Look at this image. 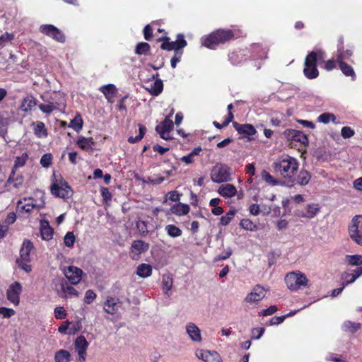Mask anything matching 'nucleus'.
<instances>
[{
  "mask_svg": "<svg viewBox=\"0 0 362 362\" xmlns=\"http://www.w3.org/2000/svg\"><path fill=\"white\" fill-rule=\"evenodd\" d=\"M242 32L239 29H217L202 37V45L209 49H215L220 45L232 40L240 37Z\"/></svg>",
  "mask_w": 362,
  "mask_h": 362,
  "instance_id": "f257e3e1",
  "label": "nucleus"
},
{
  "mask_svg": "<svg viewBox=\"0 0 362 362\" xmlns=\"http://www.w3.org/2000/svg\"><path fill=\"white\" fill-rule=\"evenodd\" d=\"M272 167L275 173L280 174L288 180V182L291 185H294V176L299 167V163L297 159L288 155H286L274 161Z\"/></svg>",
  "mask_w": 362,
  "mask_h": 362,
  "instance_id": "f03ea898",
  "label": "nucleus"
},
{
  "mask_svg": "<svg viewBox=\"0 0 362 362\" xmlns=\"http://www.w3.org/2000/svg\"><path fill=\"white\" fill-rule=\"evenodd\" d=\"M50 192L55 197L69 199L73 196V189L61 175L53 174Z\"/></svg>",
  "mask_w": 362,
  "mask_h": 362,
  "instance_id": "7ed1b4c3",
  "label": "nucleus"
},
{
  "mask_svg": "<svg viewBox=\"0 0 362 362\" xmlns=\"http://www.w3.org/2000/svg\"><path fill=\"white\" fill-rule=\"evenodd\" d=\"M34 250V245L30 240H25L23 242L20 250V257L16 259L19 268L27 273L31 272V266L28 263L31 261L30 252Z\"/></svg>",
  "mask_w": 362,
  "mask_h": 362,
  "instance_id": "20e7f679",
  "label": "nucleus"
},
{
  "mask_svg": "<svg viewBox=\"0 0 362 362\" xmlns=\"http://www.w3.org/2000/svg\"><path fill=\"white\" fill-rule=\"evenodd\" d=\"M350 238L356 244L362 246V215L354 216L348 226Z\"/></svg>",
  "mask_w": 362,
  "mask_h": 362,
  "instance_id": "39448f33",
  "label": "nucleus"
},
{
  "mask_svg": "<svg viewBox=\"0 0 362 362\" xmlns=\"http://www.w3.org/2000/svg\"><path fill=\"white\" fill-rule=\"evenodd\" d=\"M285 282L287 287L292 291H296L302 286H306L308 279L305 275L300 272H291L286 275Z\"/></svg>",
  "mask_w": 362,
  "mask_h": 362,
  "instance_id": "423d86ee",
  "label": "nucleus"
},
{
  "mask_svg": "<svg viewBox=\"0 0 362 362\" xmlns=\"http://www.w3.org/2000/svg\"><path fill=\"white\" fill-rule=\"evenodd\" d=\"M211 179L216 183L230 180V168L226 164L216 163L211 170Z\"/></svg>",
  "mask_w": 362,
  "mask_h": 362,
  "instance_id": "0eeeda50",
  "label": "nucleus"
},
{
  "mask_svg": "<svg viewBox=\"0 0 362 362\" xmlns=\"http://www.w3.org/2000/svg\"><path fill=\"white\" fill-rule=\"evenodd\" d=\"M39 30L41 33L52 38L58 42L64 43L66 41V36L64 33L52 24L41 25Z\"/></svg>",
  "mask_w": 362,
  "mask_h": 362,
  "instance_id": "6e6552de",
  "label": "nucleus"
},
{
  "mask_svg": "<svg viewBox=\"0 0 362 362\" xmlns=\"http://www.w3.org/2000/svg\"><path fill=\"white\" fill-rule=\"evenodd\" d=\"M148 249V243L141 240H136L132 243L129 255L132 259L138 260L141 255L146 252Z\"/></svg>",
  "mask_w": 362,
  "mask_h": 362,
  "instance_id": "1a4fd4ad",
  "label": "nucleus"
},
{
  "mask_svg": "<svg viewBox=\"0 0 362 362\" xmlns=\"http://www.w3.org/2000/svg\"><path fill=\"white\" fill-rule=\"evenodd\" d=\"M22 292V286L18 282L12 283L6 291L7 299L13 303L15 305H19L20 294Z\"/></svg>",
  "mask_w": 362,
  "mask_h": 362,
  "instance_id": "9d476101",
  "label": "nucleus"
},
{
  "mask_svg": "<svg viewBox=\"0 0 362 362\" xmlns=\"http://www.w3.org/2000/svg\"><path fill=\"white\" fill-rule=\"evenodd\" d=\"M170 37L168 36H163L159 37L158 42H162L160 48L163 50L172 51L174 50L175 52L176 49L178 47V43L180 41H186L182 34H178L177 35L176 41H170Z\"/></svg>",
  "mask_w": 362,
  "mask_h": 362,
  "instance_id": "9b49d317",
  "label": "nucleus"
},
{
  "mask_svg": "<svg viewBox=\"0 0 362 362\" xmlns=\"http://www.w3.org/2000/svg\"><path fill=\"white\" fill-rule=\"evenodd\" d=\"M283 134L288 140L295 141L304 145L308 144L307 136L301 131L287 129L284 132Z\"/></svg>",
  "mask_w": 362,
  "mask_h": 362,
  "instance_id": "f8f14e48",
  "label": "nucleus"
},
{
  "mask_svg": "<svg viewBox=\"0 0 362 362\" xmlns=\"http://www.w3.org/2000/svg\"><path fill=\"white\" fill-rule=\"evenodd\" d=\"M83 273L82 269L74 266H69L64 271L66 278L73 285H76L80 282Z\"/></svg>",
  "mask_w": 362,
  "mask_h": 362,
  "instance_id": "ddd939ff",
  "label": "nucleus"
},
{
  "mask_svg": "<svg viewBox=\"0 0 362 362\" xmlns=\"http://www.w3.org/2000/svg\"><path fill=\"white\" fill-rule=\"evenodd\" d=\"M233 126L239 134L242 135L243 137H247L249 140L252 139L250 136L257 133L254 126L250 124H240L237 122H233Z\"/></svg>",
  "mask_w": 362,
  "mask_h": 362,
  "instance_id": "4468645a",
  "label": "nucleus"
},
{
  "mask_svg": "<svg viewBox=\"0 0 362 362\" xmlns=\"http://www.w3.org/2000/svg\"><path fill=\"white\" fill-rule=\"evenodd\" d=\"M325 54V52L322 49L309 52L305 59L304 66H317V61H324Z\"/></svg>",
  "mask_w": 362,
  "mask_h": 362,
  "instance_id": "2eb2a0df",
  "label": "nucleus"
},
{
  "mask_svg": "<svg viewBox=\"0 0 362 362\" xmlns=\"http://www.w3.org/2000/svg\"><path fill=\"white\" fill-rule=\"evenodd\" d=\"M266 291L264 288L259 285H256L252 291L247 294L245 300L246 302H257L264 298Z\"/></svg>",
  "mask_w": 362,
  "mask_h": 362,
  "instance_id": "dca6fc26",
  "label": "nucleus"
},
{
  "mask_svg": "<svg viewBox=\"0 0 362 362\" xmlns=\"http://www.w3.org/2000/svg\"><path fill=\"white\" fill-rule=\"evenodd\" d=\"M28 159V154L23 153L21 156H17L14 161V165L12 168L11 172L7 180L8 182H11L13 180L14 175H16V171L18 168L23 167Z\"/></svg>",
  "mask_w": 362,
  "mask_h": 362,
  "instance_id": "f3484780",
  "label": "nucleus"
},
{
  "mask_svg": "<svg viewBox=\"0 0 362 362\" xmlns=\"http://www.w3.org/2000/svg\"><path fill=\"white\" fill-rule=\"evenodd\" d=\"M119 303H121L119 298L108 296L104 303L105 312L110 315H115L118 310Z\"/></svg>",
  "mask_w": 362,
  "mask_h": 362,
  "instance_id": "a211bd4d",
  "label": "nucleus"
},
{
  "mask_svg": "<svg viewBox=\"0 0 362 362\" xmlns=\"http://www.w3.org/2000/svg\"><path fill=\"white\" fill-rule=\"evenodd\" d=\"M24 201L26 202L24 205H23V202L21 200H18L17 202V207L21 211L30 213L33 209L42 208V206H37V204H35L34 199L32 197L24 198Z\"/></svg>",
  "mask_w": 362,
  "mask_h": 362,
  "instance_id": "6ab92c4d",
  "label": "nucleus"
},
{
  "mask_svg": "<svg viewBox=\"0 0 362 362\" xmlns=\"http://www.w3.org/2000/svg\"><path fill=\"white\" fill-rule=\"evenodd\" d=\"M76 145L82 150L86 151H93L95 141L92 137L80 136L76 142Z\"/></svg>",
  "mask_w": 362,
  "mask_h": 362,
  "instance_id": "aec40b11",
  "label": "nucleus"
},
{
  "mask_svg": "<svg viewBox=\"0 0 362 362\" xmlns=\"http://www.w3.org/2000/svg\"><path fill=\"white\" fill-rule=\"evenodd\" d=\"M34 134L37 138H46L48 136L47 129L44 122L41 121L33 122L31 124Z\"/></svg>",
  "mask_w": 362,
  "mask_h": 362,
  "instance_id": "412c9836",
  "label": "nucleus"
},
{
  "mask_svg": "<svg viewBox=\"0 0 362 362\" xmlns=\"http://www.w3.org/2000/svg\"><path fill=\"white\" fill-rule=\"evenodd\" d=\"M159 74L156 73L153 76V78H156V80L151 84V88H148V91L151 95L153 96H157L160 95L163 90V83L161 79L158 78Z\"/></svg>",
  "mask_w": 362,
  "mask_h": 362,
  "instance_id": "4be33fe9",
  "label": "nucleus"
},
{
  "mask_svg": "<svg viewBox=\"0 0 362 362\" xmlns=\"http://www.w3.org/2000/svg\"><path fill=\"white\" fill-rule=\"evenodd\" d=\"M187 41H180L178 43V47L174 52V56L170 60L171 66L175 69L177 66V63L180 62L183 54L182 49L187 46Z\"/></svg>",
  "mask_w": 362,
  "mask_h": 362,
  "instance_id": "5701e85b",
  "label": "nucleus"
},
{
  "mask_svg": "<svg viewBox=\"0 0 362 362\" xmlns=\"http://www.w3.org/2000/svg\"><path fill=\"white\" fill-rule=\"evenodd\" d=\"M201 358L205 362H222L220 354L216 351H202Z\"/></svg>",
  "mask_w": 362,
  "mask_h": 362,
  "instance_id": "b1692460",
  "label": "nucleus"
},
{
  "mask_svg": "<svg viewBox=\"0 0 362 362\" xmlns=\"http://www.w3.org/2000/svg\"><path fill=\"white\" fill-rule=\"evenodd\" d=\"M187 332L191 339L194 341H201L202 337L200 329L194 323H189L186 327Z\"/></svg>",
  "mask_w": 362,
  "mask_h": 362,
  "instance_id": "393cba45",
  "label": "nucleus"
},
{
  "mask_svg": "<svg viewBox=\"0 0 362 362\" xmlns=\"http://www.w3.org/2000/svg\"><path fill=\"white\" fill-rule=\"evenodd\" d=\"M218 192L223 197H232L235 195L237 189L233 185L226 184L219 187Z\"/></svg>",
  "mask_w": 362,
  "mask_h": 362,
  "instance_id": "a878e982",
  "label": "nucleus"
},
{
  "mask_svg": "<svg viewBox=\"0 0 362 362\" xmlns=\"http://www.w3.org/2000/svg\"><path fill=\"white\" fill-rule=\"evenodd\" d=\"M310 179H311V175H310V173L307 170H301L299 172L297 177L295 178L294 185L298 184L301 186L306 185L308 184Z\"/></svg>",
  "mask_w": 362,
  "mask_h": 362,
  "instance_id": "bb28decb",
  "label": "nucleus"
},
{
  "mask_svg": "<svg viewBox=\"0 0 362 362\" xmlns=\"http://www.w3.org/2000/svg\"><path fill=\"white\" fill-rule=\"evenodd\" d=\"M136 274L141 278H147L152 274V267L149 264L142 263L137 267Z\"/></svg>",
  "mask_w": 362,
  "mask_h": 362,
  "instance_id": "cd10ccee",
  "label": "nucleus"
},
{
  "mask_svg": "<svg viewBox=\"0 0 362 362\" xmlns=\"http://www.w3.org/2000/svg\"><path fill=\"white\" fill-rule=\"evenodd\" d=\"M341 327L344 331L354 334L361 329V325L358 322H354L350 320H346L343 323Z\"/></svg>",
  "mask_w": 362,
  "mask_h": 362,
  "instance_id": "c85d7f7f",
  "label": "nucleus"
},
{
  "mask_svg": "<svg viewBox=\"0 0 362 362\" xmlns=\"http://www.w3.org/2000/svg\"><path fill=\"white\" fill-rule=\"evenodd\" d=\"M189 210L190 208L189 205L182 203H179L177 204L173 205L171 208L173 214H176L177 216L186 215L189 213Z\"/></svg>",
  "mask_w": 362,
  "mask_h": 362,
  "instance_id": "c756f323",
  "label": "nucleus"
},
{
  "mask_svg": "<svg viewBox=\"0 0 362 362\" xmlns=\"http://www.w3.org/2000/svg\"><path fill=\"white\" fill-rule=\"evenodd\" d=\"M353 55V52L351 49H344V48L337 49V62H345V60H349Z\"/></svg>",
  "mask_w": 362,
  "mask_h": 362,
  "instance_id": "7c9ffc66",
  "label": "nucleus"
},
{
  "mask_svg": "<svg viewBox=\"0 0 362 362\" xmlns=\"http://www.w3.org/2000/svg\"><path fill=\"white\" fill-rule=\"evenodd\" d=\"M40 233L42 239L45 240H49L52 238L54 234L53 228L49 225L48 222H46V225H41Z\"/></svg>",
  "mask_w": 362,
  "mask_h": 362,
  "instance_id": "2f4dec72",
  "label": "nucleus"
},
{
  "mask_svg": "<svg viewBox=\"0 0 362 362\" xmlns=\"http://www.w3.org/2000/svg\"><path fill=\"white\" fill-rule=\"evenodd\" d=\"M337 64H339L340 70L346 76H351L352 80H355L356 75L351 66L346 62H338Z\"/></svg>",
  "mask_w": 362,
  "mask_h": 362,
  "instance_id": "473e14b6",
  "label": "nucleus"
},
{
  "mask_svg": "<svg viewBox=\"0 0 362 362\" xmlns=\"http://www.w3.org/2000/svg\"><path fill=\"white\" fill-rule=\"evenodd\" d=\"M320 212V207L317 204H309L307 205V211L301 214L302 217L308 218H314Z\"/></svg>",
  "mask_w": 362,
  "mask_h": 362,
  "instance_id": "72a5a7b5",
  "label": "nucleus"
},
{
  "mask_svg": "<svg viewBox=\"0 0 362 362\" xmlns=\"http://www.w3.org/2000/svg\"><path fill=\"white\" fill-rule=\"evenodd\" d=\"M174 127L173 122L171 119L166 117L161 123V125H158L156 127V131H163L165 132L170 133Z\"/></svg>",
  "mask_w": 362,
  "mask_h": 362,
  "instance_id": "f704fd0d",
  "label": "nucleus"
},
{
  "mask_svg": "<svg viewBox=\"0 0 362 362\" xmlns=\"http://www.w3.org/2000/svg\"><path fill=\"white\" fill-rule=\"evenodd\" d=\"M71 359L70 353L64 349H60L55 353V362H69Z\"/></svg>",
  "mask_w": 362,
  "mask_h": 362,
  "instance_id": "c9c22d12",
  "label": "nucleus"
},
{
  "mask_svg": "<svg viewBox=\"0 0 362 362\" xmlns=\"http://www.w3.org/2000/svg\"><path fill=\"white\" fill-rule=\"evenodd\" d=\"M151 49L150 45L147 42H139L135 47L134 52L138 55H148Z\"/></svg>",
  "mask_w": 362,
  "mask_h": 362,
  "instance_id": "e433bc0d",
  "label": "nucleus"
},
{
  "mask_svg": "<svg viewBox=\"0 0 362 362\" xmlns=\"http://www.w3.org/2000/svg\"><path fill=\"white\" fill-rule=\"evenodd\" d=\"M165 230L167 234L171 238H177L182 235V230L173 224L165 226Z\"/></svg>",
  "mask_w": 362,
  "mask_h": 362,
  "instance_id": "4c0bfd02",
  "label": "nucleus"
},
{
  "mask_svg": "<svg viewBox=\"0 0 362 362\" xmlns=\"http://www.w3.org/2000/svg\"><path fill=\"white\" fill-rule=\"evenodd\" d=\"M57 94L54 93V96H50L48 99H45L42 97V100L45 103H48L49 105H52V103H57V110L59 109V107L62 106L63 107H65V100L63 97L60 96L58 99L57 98Z\"/></svg>",
  "mask_w": 362,
  "mask_h": 362,
  "instance_id": "58836bf2",
  "label": "nucleus"
},
{
  "mask_svg": "<svg viewBox=\"0 0 362 362\" xmlns=\"http://www.w3.org/2000/svg\"><path fill=\"white\" fill-rule=\"evenodd\" d=\"M83 121L81 115L77 113L73 119L71 120L69 127L73 128L75 131L79 132L82 129Z\"/></svg>",
  "mask_w": 362,
  "mask_h": 362,
  "instance_id": "ea45409f",
  "label": "nucleus"
},
{
  "mask_svg": "<svg viewBox=\"0 0 362 362\" xmlns=\"http://www.w3.org/2000/svg\"><path fill=\"white\" fill-rule=\"evenodd\" d=\"M138 127H139V135L135 137L129 136L127 139L129 143L135 144V143L139 142L144 138V136L146 132V130H147L146 127L141 124H139Z\"/></svg>",
  "mask_w": 362,
  "mask_h": 362,
  "instance_id": "a19ab883",
  "label": "nucleus"
},
{
  "mask_svg": "<svg viewBox=\"0 0 362 362\" xmlns=\"http://www.w3.org/2000/svg\"><path fill=\"white\" fill-rule=\"evenodd\" d=\"M303 74L308 79L316 78L319 76V71L317 66H305Z\"/></svg>",
  "mask_w": 362,
  "mask_h": 362,
  "instance_id": "79ce46f5",
  "label": "nucleus"
},
{
  "mask_svg": "<svg viewBox=\"0 0 362 362\" xmlns=\"http://www.w3.org/2000/svg\"><path fill=\"white\" fill-rule=\"evenodd\" d=\"M100 90L104 94L105 97L115 96L117 93V88L114 84L103 86Z\"/></svg>",
  "mask_w": 362,
  "mask_h": 362,
  "instance_id": "37998d69",
  "label": "nucleus"
},
{
  "mask_svg": "<svg viewBox=\"0 0 362 362\" xmlns=\"http://www.w3.org/2000/svg\"><path fill=\"white\" fill-rule=\"evenodd\" d=\"M240 226L247 230L255 231L257 226L249 218H243L240 221Z\"/></svg>",
  "mask_w": 362,
  "mask_h": 362,
  "instance_id": "c03bdc74",
  "label": "nucleus"
},
{
  "mask_svg": "<svg viewBox=\"0 0 362 362\" xmlns=\"http://www.w3.org/2000/svg\"><path fill=\"white\" fill-rule=\"evenodd\" d=\"M346 262L351 266H359L362 264V255H353L346 256Z\"/></svg>",
  "mask_w": 362,
  "mask_h": 362,
  "instance_id": "a18cd8bd",
  "label": "nucleus"
},
{
  "mask_svg": "<svg viewBox=\"0 0 362 362\" xmlns=\"http://www.w3.org/2000/svg\"><path fill=\"white\" fill-rule=\"evenodd\" d=\"M236 211L235 209L229 210L224 216L220 218V224L221 226H227L232 221L235 215Z\"/></svg>",
  "mask_w": 362,
  "mask_h": 362,
  "instance_id": "49530a36",
  "label": "nucleus"
},
{
  "mask_svg": "<svg viewBox=\"0 0 362 362\" xmlns=\"http://www.w3.org/2000/svg\"><path fill=\"white\" fill-rule=\"evenodd\" d=\"M261 174L262 180H264L267 184L272 186H276L279 185V181L272 176L270 173L267 170H263Z\"/></svg>",
  "mask_w": 362,
  "mask_h": 362,
  "instance_id": "de8ad7c7",
  "label": "nucleus"
},
{
  "mask_svg": "<svg viewBox=\"0 0 362 362\" xmlns=\"http://www.w3.org/2000/svg\"><path fill=\"white\" fill-rule=\"evenodd\" d=\"M335 115L329 112L322 113L317 117V122L323 124H328L330 121L335 122Z\"/></svg>",
  "mask_w": 362,
  "mask_h": 362,
  "instance_id": "09e8293b",
  "label": "nucleus"
},
{
  "mask_svg": "<svg viewBox=\"0 0 362 362\" xmlns=\"http://www.w3.org/2000/svg\"><path fill=\"white\" fill-rule=\"evenodd\" d=\"M75 346L76 350L87 349L88 343L84 336H79L75 341Z\"/></svg>",
  "mask_w": 362,
  "mask_h": 362,
  "instance_id": "8fccbe9b",
  "label": "nucleus"
},
{
  "mask_svg": "<svg viewBox=\"0 0 362 362\" xmlns=\"http://www.w3.org/2000/svg\"><path fill=\"white\" fill-rule=\"evenodd\" d=\"M341 279L344 281L342 286L346 287L347 285L354 283L356 281V277L353 273L343 272L341 274Z\"/></svg>",
  "mask_w": 362,
  "mask_h": 362,
  "instance_id": "3c124183",
  "label": "nucleus"
},
{
  "mask_svg": "<svg viewBox=\"0 0 362 362\" xmlns=\"http://www.w3.org/2000/svg\"><path fill=\"white\" fill-rule=\"evenodd\" d=\"M62 290L66 294V297H77L78 296V291L70 285L66 284L65 286L63 284Z\"/></svg>",
  "mask_w": 362,
  "mask_h": 362,
  "instance_id": "603ef678",
  "label": "nucleus"
},
{
  "mask_svg": "<svg viewBox=\"0 0 362 362\" xmlns=\"http://www.w3.org/2000/svg\"><path fill=\"white\" fill-rule=\"evenodd\" d=\"M57 103H52V105H49L48 103L46 104L41 103L38 105L39 109L45 114H50L54 110H57Z\"/></svg>",
  "mask_w": 362,
  "mask_h": 362,
  "instance_id": "864d4df0",
  "label": "nucleus"
},
{
  "mask_svg": "<svg viewBox=\"0 0 362 362\" xmlns=\"http://www.w3.org/2000/svg\"><path fill=\"white\" fill-rule=\"evenodd\" d=\"M234 118V115L233 113H230L229 115H228L224 121L223 122V123L220 124L219 122H218L217 121H214L213 122V125L216 127L217 129H222L226 126H228L233 119Z\"/></svg>",
  "mask_w": 362,
  "mask_h": 362,
  "instance_id": "5fc2aeb1",
  "label": "nucleus"
},
{
  "mask_svg": "<svg viewBox=\"0 0 362 362\" xmlns=\"http://www.w3.org/2000/svg\"><path fill=\"white\" fill-rule=\"evenodd\" d=\"M163 289L165 293H168L173 286V279L169 276H163L162 279Z\"/></svg>",
  "mask_w": 362,
  "mask_h": 362,
  "instance_id": "6e6d98bb",
  "label": "nucleus"
},
{
  "mask_svg": "<svg viewBox=\"0 0 362 362\" xmlns=\"http://www.w3.org/2000/svg\"><path fill=\"white\" fill-rule=\"evenodd\" d=\"M75 243V235L73 232H68L64 238V243L66 247H73Z\"/></svg>",
  "mask_w": 362,
  "mask_h": 362,
  "instance_id": "4d7b16f0",
  "label": "nucleus"
},
{
  "mask_svg": "<svg viewBox=\"0 0 362 362\" xmlns=\"http://www.w3.org/2000/svg\"><path fill=\"white\" fill-rule=\"evenodd\" d=\"M54 317L56 319L63 320L66 317L67 313L64 308L62 306H58L54 308Z\"/></svg>",
  "mask_w": 362,
  "mask_h": 362,
  "instance_id": "13d9d810",
  "label": "nucleus"
},
{
  "mask_svg": "<svg viewBox=\"0 0 362 362\" xmlns=\"http://www.w3.org/2000/svg\"><path fill=\"white\" fill-rule=\"evenodd\" d=\"M14 39L13 33H5L0 36V47H4L6 42H11Z\"/></svg>",
  "mask_w": 362,
  "mask_h": 362,
  "instance_id": "bf43d9fd",
  "label": "nucleus"
},
{
  "mask_svg": "<svg viewBox=\"0 0 362 362\" xmlns=\"http://www.w3.org/2000/svg\"><path fill=\"white\" fill-rule=\"evenodd\" d=\"M96 297V293L93 290L88 289L85 293L84 302L86 304H90Z\"/></svg>",
  "mask_w": 362,
  "mask_h": 362,
  "instance_id": "052dcab7",
  "label": "nucleus"
},
{
  "mask_svg": "<svg viewBox=\"0 0 362 362\" xmlns=\"http://www.w3.org/2000/svg\"><path fill=\"white\" fill-rule=\"evenodd\" d=\"M52 156L50 153L44 154L40 158V164L42 167L47 168L52 163Z\"/></svg>",
  "mask_w": 362,
  "mask_h": 362,
  "instance_id": "680f3d73",
  "label": "nucleus"
},
{
  "mask_svg": "<svg viewBox=\"0 0 362 362\" xmlns=\"http://www.w3.org/2000/svg\"><path fill=\"white\" fill-rule=\"evenodd\" d=\"M265 329L264 327L253 328L251 331V339H259L263 335Z\"/></svg>",
  "mask_w": 362,
  "mask_h": 362,
  "instance_id": "e2e57ef3",
  "label": "nucleus"
},
{
  "mask_svg": "<svg viewBox=\"0 0 362 362\" xmlns=\"http://www.w3.org/2000/svg\"><path fill=\"white\" fill-rule=\"evenodd\" d=\"M16 313L15 310L12 308H8L6 307H0V315L5 318H9L14 315Z\"/></svg>",
  "mask_w": 362,
  "mask_h": 362,
  "instance_id": "0e129e2a",
  "label": "nucleus"
},
{
  "mask_svg": "<svg viewBox=\"0 0 362 362\" xmlns=\"http://www.w3.org/2000/svg\"><path fill=\"white\" fill-rule=\"evenodd\" d=\"M278 308L276 305H271L267 309L262 310L259 312V316H268L274 314L277 311Z\"/></svg>",
  "mask_w": 362,
  "mask_h": 362,
  "instance_id": "69168bd1",
  "label": "nucleus"
},
{
  "mask_svg": "<svg viewBox=\"0 0 362 362\" xmlns=\"http://www.w3.org/2000/svg\"><path fill=\"white\" fill-rule=\"evenodd\" d=\"M341 134L344 139H349L354 135V131L349 127H343Z\"/></svg>",
  "mask_w": 362,
  "mask_h": 362,
  "instance_id": "338daca9",
  "label": "nucleus"
},
{
  "mask_svg": "<svg viewBox=\"0 0 362 362\" xmlns=\"http://www.w3.org/2000/svg\"><path fill=\"white\" fill-rule=\"evenodd\" d=\"M144 37L147 41H149L153 37V28L150 25H146L144 28Z\"/></svg>",
  "mask_w": 362,
  "mask_h": 362,
  "instance_id": "774afa93",
  "label": "nucleus"
}]
</instances>
